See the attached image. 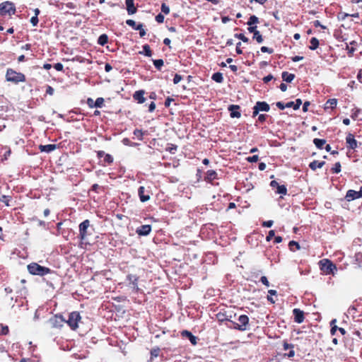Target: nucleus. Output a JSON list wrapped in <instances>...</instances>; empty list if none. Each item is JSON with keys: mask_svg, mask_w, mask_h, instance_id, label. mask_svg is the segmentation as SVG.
Listing matches in <instances>:
<instances>
[{"mask_svg": "<svg viewBox=\"0 0 362 362\" xmlns=\"http://www.w3.org/2000/svg\"><path fill=\"white\" fill-rule=\"evenodd\" d=\"M6 77L8 81H11L15 83H17L18 82H23L25 81V77L24 74L16 72V71L11 69H8L7 70Z\"/></svg>", "mask_w": 362, "mask_h": 362, "instance_id": "obj_4", "label": "nucleus"}, {"mask_svg": "<svg viewBox=\"0 0 362 362\" xmlns=\"http://www.w3.org/2000/svg\"><path fill=\"white\" fill-rule=\"evenodd\" d=\"M253 110V116H256L259 111L268 112L269 110V105L265 102H257Z\"/></svg>", "mask_w": 362, "mask_h": 362, "instance_id": "obj_9", "label": "nucleus"}, {"mask_svg": "<svg viewBox=\"0 0 362 362\" xmlns=\"http://www.w3.org/2000/svg\"><path fill=\"white\" fill-rule=\"evenodd\" d=\"M258 156L257 155H255V156H250V157H248L247 158V161L250 162V163H255L258 160Z\"/></svg>", "mask_w": 362, "mask_h": 362, "instance_id": "obj_42", "label": "nucleus"}, {"mask_svg": "<svg viewBox=\"0 0 362 362\" xmlns=\"http://www.w3.org/2000/svg\"><path fill=\"white\" fill-rule=\"evenodd\" d=\"M153 64L157 69H160L161 68V66L163 65V59L153 60Z\"/></svg>", "mask_w": 362, "mask_h": 362, "instance_id": "obj_38", "label": "nucleus"}, {"mask_svg": "<svg viewBox=\"0 0 362 362\" xmlns=\"http://www.w3.org/2000/svg\"><path fill=\"white\" fill-rule=\"evenodd\" d=\"M295 78V75L293 74H289L286 71L282 73V78L284 81L291 83Z\"/></svg>", "mask_w": 362, "mask_h": 362, "instance_id": "obj_22", "label": "nucleus"}, {"mask_svg": "<svg viewBox=\"0 0 362 362\" xmlns=\"http://www.w3.org/2000/svg\"><path fill=\"white\" fill-rule=\"evenodd\" d=\"M279 88L283 92H285L287 90V86L285 83H281Z\"/></svg>", "mask_w": 362, "mask_h": 362, "instance_id": "obj_64", "label": "nucleus"}, {"mask_svg": "<svg viewBox=\"0 0 362 362\" xmlns=\"http://www.w3.org/2000/svg\"><path fill=\"white\" fill-rule=\"evenodd\" d=\"M10 197L6 195H2L0 197V202L4 203L6 206H9Z\"/></svg>", "mask_w": 362, "mask_h": 362, "instance_id": "obj_37", "label": "nucleus"}, {"mask_svg": "<svg viewBox=\"0 0 362 362\" xmlns=\"http://www.w3.org/2000/svg\"><path fill=\"white\" fill-rule=\"evenodd\" d=\"M239 108L238 105H230L229 107V110L230 111V117H240V113L237 110Z\"/></svg>", "mask_w": 362, "mask_h": 362, "instance_id": "obj_19", "label": "nucleus"}, {"mask_svg": "<svg viewBox=\"0 0 362 362\" xmlns=\"http://www.w3.org/2000/svg\"><path fill=\"white\" fill-rule=\"evenodd\" d=\"M16 12V7L11 1H5L0 4V13L1 15L8 14L11 16Z\"/></svg>", "mask_w": 362, "mask_h": 362, "instance_id": "obj_5", "label": "nucleus"}, {"mask_svg": "<svg viewBox=\"0 0 362 362\" xmlns=\"http://www.w3.org/2000/svg\"><path fill=\"white\" fill-rule=\"evenodd\" d=\"M346 141L350 148L355 149L357 147V141L353 134H349L346 138Z\"/></svg>", "mask_w": 362, "mask_h": 362, "instance_id": "obj_11", "label": "nucleus"}, {"mask_svg": "<svg viewBox=\"0 0 362 362\" xmlns=\"http://www.w3.org/2000/svg\"><path fill=\"white\" fill-rule=\"evenodd\" d=\"M181 80H182V76L179 74H175L174 79H173V83L175 84H177Z\"/></svg>", "mask_w": 362, "mask_h": 362, "instance_id": "obj_47", "label": "nucleus"}, {"mask_svg": "<svg viewBox=\"0 0 362 362\" xmlns=\"http://www.w3.org/2000/svg\"><path fill=\"white\" fill-rule=\"evenodd\" d=\"M217 318L219 321L223 322V321H230L232 322V315L231 313H219L217 314Z\"/></svg>", "mask_w": 362, "mask_h": 362, "instance_id": "obj_15", "label": "nucleus"}, {"mask_svg": "<svg viewBox=\"0 0 362 362\" xmlns=\"http://www.w3.org/2000/svg\"><path fill=\"white\" fill-rule=\"evenodd\" d=\"M274 235H275L274 231V230H270L269 232V234H268L267 237V240L268 241L270 240L274 236Z\"/></svg>", "mask_w": 362, "mask_h": 362, "instance_id": "obj_57", "label": "nucleus"}, {"mask_svg": "<svg viewBox=\"0 0 362 362\" xmlns=\"http://www.w3.org/2000/svg\"><path fill=\"white\" fill-rule=\"evenodd\" d=\"M320 268L321 271L326 275L332 274L335 275V272L337 268L334 264H333L328 259H323L319 262Z\"/></svg>", "mask_w": 362, "mask_h": 362, "instance_id": "obj_1", "label": "nucleus"}, {"mask_svg": "<svg viewBox=\"0 0 362 362\" xmlns=\"http://www.w3.org/2000/svg\"><path fill=\"white\" fill-rule=\"evenodd\" d=\"M28 272L33 275L44 276L50 272L47 267L40 266L37 263H31L28 265Z\"/></svg>", "mask_w": 362, "mask_h": 362, "instance_id": "obj_2", "label": "nucleus"}, {"mask_svg": "<svg viewBox=\"0 0 362 362\" xmlns=\"http://www.w3.org/2000/svg\"><path fill=\"white\" fill-rule=\"evenodd\" d=\"M39 148L42 152L49 153L57 148V145H54V144L40 145L39 146Z\"/></svg>", "mask_w": 362, "mask_h": 362, "instance_id": "obj_16", "label": "nucleus"}, {"mask_svg": "<svg viewBox=\"0 0 362 362\" xmlns=\"http://www.w3.org/2000/svg\"><path fill=\"white\" fill-rule=\"evenodd\" d=\"M319 45V41L315 37H312L310 40V49L312 50L315 49Z\"/></svg>", "mask_w": 362, "mask_h": 362, "instance_id": "obj_27", "label": "nucleus"}, {"mask_svg": "<svg viewBox=\"0 0 362 362\" xmlns=\"http://www.w3.org/2000/svg\"><path fill=\"white\" fill-rule=\"evenodd\" d=\"M161 11L165 14H168L170 13V8L165 3H163L161 5Z\"/></svg>", "mask_w": 362, "mask_h": 362, "instance_id": "obj_40", "label": "nucleus"}, {"mask_svg": "<svg viewBox=\"0 0 362 362\" xmlns=\"http://www.w3.org/2000/svg\"><path fill=\"white\" fill-rule=\"evenodd\" d=\"M293 312L295 316V321L298 323H301L304 320L303 312L297 308L294 309Z\"/></svg>", "mask_w": 362, "mask_h": 362, "instance_id": "obj_13", "label": "nucleus"}, {"mask_svg": "<svg viewBox=\"0 0 362 362\" xmlns=\"http://www.w3.org/2000/svg\"><path fill=\"white\" fill-rule=\"evenodd\" d=\"M127 10L129 15H132L136 12V8L134 6V0H125Z\"/></svg>", "mask_w": 362, "mask_h": 362, "instance_id": "obj_12", "label": "nucleus"}, {"mask_svg": "<svg viewBox=\"0 0 362 362\" xmlns=\"http://www.w3.org/2000/svg\"><path fill=\"white\" fill-rule=\"evenodd\" d=\"M216 173L214 170H209L207 172V177L209 179H211V180L214 179L216 177Z\"/></svg>", "mask_w": 362, "mask_h": 362, "instance_id": "obj_41", "label": "nucleus"}, {"mask_svg": "<svg viewBox=\"0 0 362 362\" xmlns=\"http://www.w3.org/2000/svg\"><path fill=\"white\" fill-rule=\"evenodd\" d=\"M128 279L129 281V284L132 285V288L134 289L138 290L137 284H136L137 278L136 277V276L129 275Z\"/></svg>", "mask_w": 362, "mask_h": 362, "instance_id": "obj_24", "label": "nucleus"}, {"mask_svg": "<svg viewBox=\"0 0 362 362\" xmlns=\"http://www.w3.org/2000/svg\"><path fill=\"white\" fill-rule=\"evenodd\" d=\"M295 103V105L293 106V109L298 110L300 107V106L301 105L302 101L300 99H297L296 100V103Z\"/></svg>", "mask_w": 362, "mask_h": 362, "instance_id": "obj_49", "label": "nucleus"}, {"mask_svg": "<svg viewBox=\"0 0 362 362\" xmlns=\"http://www.w3.org/2000/svg\"><path fill=\"white\" fill-rule=\"evenodd\" d=\"M156 20L158 23H163L164 21V16L162 15L161 13H159L158 15L156 16Z\"/></svg>", "mask_w": 362, "mask_h": 362, "instance_id": "obj_46", "label": "nucleus"}, {"mask_svg": "<svg viewBox=\"0 0 362 362\" xmlns=\"http://www.w3.org/2000/svg\"><path fill=\"white\" fill-rule=\"evenodd\" d=\"M273 78V76L269 74L267 76H265L264 78H263V81L265 82V83H267L269 81H270Z\"/></svg>", "mask_w": 362, "mask_h": 362, "instance_id": "obj_58", "label": "nucleus"}, {"mask_svg": "<svg viewBox=\"0 0 362 362\" xmlns=\"http://www.w3.org/2000/svg\"><path fill=\"white\" fill-rule=\"evenodd\" d=\"M144 90H139V91L135 92L133 97L139 103H144L145 102V98L144 97Z\"/></svg>", "mask_w": 362, "mask_h": 362, "instance_id": "obj_18", "label": "nucleus"}, {"mask_svg": "<svg viewBox=\"0 0 362 362\" xmlns=\"http://www.w3.org/2000/svg\"><path fill=\"white\" fill-rule=\"evenodd\" d=\"M151 227L150 225H143L136 229V233L139 235H147L150 233Z\"/></svg>", "mask_w": 362, "mask_h": 362, "instance_id": "obj_10", "label": "nucleus"}, {"mask_svg": "<svg viewBox=\"0 0 362 362\" xmlns=\"http://www.w3.org/2000/svg\"><path fill=\"white\" fill-rule=\"evenodd\" d=\"M134 134L136 136H137V137H139V138H140V139H141V136H142L143 133H142V132H141V130H139V129H136V130H134Z\"/></svg>", "mask_w": 362, "mask_h": 362, "instance_id": "obj_53", "label": "nucleus"}, {"mask_svg": "<svg viewBox=\"0 0 362 362\" xmlns=\"http://www.w3.org/2000/svg\"><path fill=\"white\" fill-rule=\"evenodd\" d=\"M212 79L217 82V83H221L223 80L222 74L219 72H216L212 75Z\"/></svg>", "mask_w": 362, "mask_h": 362, "instance_id": "obj_25", "label": "nucleus"}, {"mask_svg": "<svg viewBox=\"0 0 362 362\" xmlns=\"http://www.w3.org/2000/svg\"><path fill=\"white\" fill-rule=\"evenodd\" d=\"M324 161L319 162L317 160H314L310 163L309 166L313 170H315L317 168H321L324 165Z\"/></svg>", "mask_w": 362, "mask_h": 362, "instance_id": "obj_23", "label": "nucleus"}, {"mask_svg": "<svg viewBox=\"0 0 362 362\" xmlns=\"http://www.w3.org/2000/svg\"><path fill=\"white\" fill-rule=\"evenodd\" d=\"M260 281L266 286H267V287L269 286V281L266 276H262L260 279Z\"/></svg>", "mask_w": 362, "mask_h": 362, "instance_id": "obj_44", "label": "nucleus"}, {"mask_svg": "<svg viewBox=\"0 0 362 362\" xmlns=\"http://www.w3.org/2000/svg\"><path fill=\"white\" fill-rule=\"evenodd\" d=\"M156 108V104L152 102L150 105H149V107H148V110L149 112H153Z\"/></svg>", "mask_w": 362, "mask_h": 362, "instance_id": "obj_63", "label": "nucleus"}, {"mask_svg": "<svg viewBox=\"0 0 362 362\" xmlns=\"http://www.w3.org/2000/svg\"><path fill=\"white\" fill-rule=\"evenodd\" d=\"M182 334L184 337H187L193 345L197 344V337L192 335L191 332L188 331H183Z\"/></svg>", "mask_w": 362, "mask_h": 362, "instance_id": "obj_20", "label": "nucleus"}, {"mask_svg": "<svg viewBox=\"0 0 362 362\" xmlns=\"http://www.w3.org/2000/svg\"><path fill=\"white\" fill-rule=\"evenodd\" d=\"M273 225L272 221H267L263 223V226L267 228H270Z\"/></svg>", "mask_w": 362, "mask_h": 362, "instance_id": "obj_56", "label": "nucleus"}, {"mask_svg": "<svg viewBox=\"0 0 362 362\" xmlns=\"http://www.w3.org/2000/svg\"><path fill=\"white\" fill-rule=\"evenodd\" d=\"M134 29L139 31V35L141 37H144L146 35V31L144 30L142 24L137 25Z\"/></svg>", "mask_w": 362, "mask_h": 362, "instance_id": "obj_31", "label": "nucleus"}, {"mask_svg": "<svg viewBox=\"0 0 362 362\" xmlns=\"http://www.w3.org/2000/svg\"><path fill=\"white\" fill-rule=\"evenodd\" d=\"M258 22H259V19L257 16H251L247 22V25H252L253 24L257 23Z\"/></svg>", "mask_w": 362, "mask_h": 362, "instance_id": "obj_33", "label": "nucleus"}, {"mask_svg": "<svg viewBox=\"0 0 362 362\" xmlns=\"http://www.w3.org/2000/svg\"><path fill=\"white\" fill-rule=\"evenodd\" d=\"M238 321L239 323L234 324V328L241 331L246 330L247 329V325L249 322L248 317L247 315H242L239 316Z\"/></svg>", "mask_w": 362, "mask_h": 362, "instance_id": "obj_7", "label": "nucleus"}, {"mask_svg": "<svg viewBox=\"0 0 362 362\" xmlns=\"http://www.w3.org/2000/svg\"><path fill=\"white\" fill-rule=\"evenodd\" d=\"M54 91V90L53 88H52L51 86H47V90H46L47 94L52 95H53Z\"/></svg>", "mask_w": 362, "mask_h": 362, "instance_id": "obj_54", "label": "nucleus"}, {"mask_svg": "<svg viewBox=\"0 0 362 362\" xmlns=\"http://www.w3.org/2000/svg\"><path fill=\"white\" fill-rule=\"evenodd\" d=\"M104 99L103 98H98L95 102L94 106L96 107H102L104 104Z\"/></svg>", "mask_w": 362, "mask_h": 362, "instance_id": "obj_34", "label": "nucleus"}, {"mask_svg": "<svg viewBox=\"0 0 362 362\" xmlns=\"http://www.w3.org/2000/svg\"><path fill=\"white\" fill-rule=\"evenodd\" d=\"M276 105L281 110H284L286 107V105H284L281 102H277Z\"/></svg>", "mask_w": 362, "mask_h": 362, "instance_id": "obj_59", "label": "nucleus"}, {"mask_svg": "<svg viewBox=\"0 0 362 362\" xmlns=\"http://www.w3.org/2000/svg\"><path fill=\"white\" fill-rule=\"evenodd\" d=\"M309 105H310V102L306 101V102L304 103L303 106V112H307L308 111V107Z\"/></svg>", "mask_w": 362, "mask_h": 362, "instance_id": "obj_60", "label": "nucleus"}, {"mask_svg": "<svg viewBox=\"0 0 362 362\" xmlns=\"http://www.w3.org/2000/svg\"><path fill=\"white\" fill-rule=\"evenodd\" d=\"M332 172L334 173H339L341 171V164L337 162L334 164V166L332 169Z\"/></svg>", "mask_w": 362, "mask_h": 362, "instance_id": "obj_39", "label": "nucleus"}, {"mask_svg": "<svg viewBox=\"0 0 362 362\" xmlns=\"http://www.w3.org/2000/svg\"><path fill=\"white\" fill-rule=\"evenodd\" d=\"M261 51L262 52H268L269 54H272L273 52V49H270V48H269L267 47H264V46L261 47Z\"/></svg>", "mask_w": 362, "mask_h": 362, "instance_id": "obj_50", "label": "nucleus"}, {"mask_svg": "<svg viewBox=\"0 0 362 362\" xmlns=\"http://www.w3.org/2000/svg\"><path fill=\"white\" fill-rule=\"evenodd\" d=\"M8 333V327L1 325V334L6 335Z\"/></svg>", "mask_w": 362, "mask_h": 362, "instance_id": "obj_51", "label": "nucleus"}, {"mask_svg": "<svg viewBox=\"0 0 362 362\" xmlns=\"http://www.w3.org/2000/svg\"><path fill=\"white\" fill-rule=\"evenodd\" d=\"M49 323L52 327H61L65 323V318L62 315H55L49 319Z\"/></svg>", "mask_w": 362, "mask_h": 362, "instance_id": "obj_8", "label": "nucleus"}, {"mask_svg": "<svg viewBox=\"0 0 362 362\" xmlns=\"http://www.w3.org/2000/svg\"><path fill=\"white\" fill-rule=\"evenodd\" d=\"M339 328L337 325H333L332 326V328H331V330H330V332H331V334L332 335H334L337 330H339Z\"/></svg>", "mask_w": 362, "mask_h": 362, "instance_id": "obj_55", "label": "nucleus"}, {"mask_svg": "<svg viewBox=\"0 0 362 362\" xmlns=\"http://www.w3.org/2000/svg\"><path fill=\"white\" fill-rule=\"evenodd\" d=\"M107 40H108L107 35L105 34H103L99 37V38L98 40V43L99 45L103 46L107 42Z\"/></svg>", "mask_w": 362, "mask_h": 362, "instance_id": "obj_26", "label": "nucleus"}, {"mask_svg": "<svg viewBox=\"0 0 362 362\" xmlns=\"http://www.w3.org/2000/svg\"><path fill=\"white\" fill-rule=\"evenodd\" d=\"M143 49H144L143 52H140V54H144L145 55H146L148 57L151 56V50L150 49V47L148 45H145L143 47Z\"/></svg>", "mask_w": 362, "mask_h": 362, "instance_id": "obj_29", "label": "nucleus"}, {"mask_svg": "<svg viewBox=\"0 0 362 362\" xmlns=\"http://www.w3.org/2000/svg\"><path fill=\"white\" fill-rule=\"evenodd\" d=\"M284 350H287L288 349H293V345L288 344V343H284Z\"/></svg>", "mask_w": 362, "mask_h": 362, "instance_id": "obj_61", "label": "nucleus"}, {"mask_svg": "<svg viewBox=\"0 0 362 362\" xmlns=\"http://www.w3.org/2000/svg\"><path fill=\"white\" fill-rule=\"evenodd\" d=\"M144 192H145V188L144 187H140L139 189L138 193H139L140 199L142 202H146V201L149 200V199H150L149 194H145Z\"/></svg>", "mask_w": 362, "mask_h": 362, "instance_id": "obj_17", "label": "nucleus"}, {"mask_svg": "<svg viewBox=\"0 0 362 362\" xmlns=\"http://www.w3.org/2000/svg\"><path fill=\"white\" fill-rule=\"evenodd\" d=\"M81 319L79 314L76 312L71 313L69 315V318L66 320L65 319V323H67L68 325L72 329H75L78 327V322Z\"/></svg>", "mask_w": 362, "mask_h": 362, "instance_id": "obj_6", "label": "nucleus"}, {"mask_svg": "<svg viewBox=\"0 0 362 362\" xmlns=\"http://www.w3.org/2000/svg\"><path fill=\"white\" fill-rule=\"evenodd\" d=\"M57 71H62L63 69V64L61 63H57L54 66Z\"/></svg>", "mask_w": 362, "mask_h": 362, "instance_id": "obj_52", "label": "nucleus"}, {"mask_svg": "<svg viewBox=\"0 0 362 362\" xmlns=\"http://www.w3.org/2000/svg\"><path fill=\"white\" fill-rule=\"evenodd\" d=\"M235 36L243 40L244 42H247L248 41V38L246 37L243 34H235Z\"/></svg>", "mask_w": 362, "mask_h": 362, "instance_id": "obj_43", "label": "nucleus"}, {"mask_svg": "<svg viewBox=\"0 0 362 362\" xmlns=\"http://www.w3.org/2000/svg\"><path fill=\"white\" fill-rule=\"evenodd\" d=\"M277 193L281 194H286L287 192L286 187L284 185H278L277 187Z\"/></svg>", "mask_w": 362, "mask_h": 362, "instance_id": "obj_32", "label": "nucleus"}, {"mask_svg": "<svg viewBox=\"0 0 362 362\" xmlns=\"http://www.w3.org/2000/svg\"><path fill=\"white\" fill-rule=\"evenodd\" d=\"M112 161H113V158L110 154H105L103 158V160H100V162H103V164L111 163Z\"/></svg>", "mask_w": 362, "mask_h": 362, "instance_id": "obj_30", "label": "nucleus"}, {"mask_svg": "<svg viewBox=\"0 0 362 362\" xmlns=\"http://www.w3.org/2000/svg\"><path fill=\"white\" fill-rule=\"evenodd\" d=\"M358 198H360V194L357 191L350 189L347 192L346 195V199L347 201L350 202Z\"/></svg>", "mask_w": 362, "mask_h": 362, "instance_id": "obj_14", "label": "nucleus"}, {"mask_svg": "<svg viewBox=\"0 0 362 362\" xmlns=\"http://www.w3.org/2000/svg\"><path fill=\"white\" fill-rule=\"evenodd\" d=\"M313 142L315 144V145L319 148H322V146L325 144V140L324 139H315L313 140Z\"/></svg>", "mask_w": 362, "mask_h": 362, "instance_id": "obj_28", "label": "nucleus"}, {"mask_svg": "<svg viewBox=\"0 0 362 362\" xmlns=\"http://www.w3.org/2000/svg\"><path fill=\"white\" fill-rule=\"evenodd\" d=\"M30 23L33 26H36L38 23V18L37 16H33L30 18Z\"/></svg>", "mask_w": 362, "mask_h": 362, "instance_id": "obj_45", "label": "nucleus"}, {"mask_svg": "<svg viewBox=\"0 0 362 362\" xmlns=\"http://www.w3.org/2000/svg\"><path fill=\"white\" fill-rule=\"evenodd\" d=\"M288 246L290 247V250H292V251H295L293 248V246L296 247V248L297 250H300V245L298 244V243L294 241V240H292V241H290L289 244H288Z\"/></svg>", "mask_w": 362, "mask_h": 362, "instance_id": "obj_35", "label": "nucleus"}, {"mask_svg": "<svg viewBox=\"0 0 362 362\" xmlns=\"http://www.w3.org/2000/svg\"><path fill=\"white\" fill-rule=\"evenodd\" d=\"M253 38L257 40V42L259 43H261L263 41L262 36L260 35V33L258 30L255 31Z\"/></svg>", "mask_w": 362, "mask_h": 362, "instance_id": "obj_36", "label": "nucleus"}, {"mask_svg": "<svg viewBox=\"0 0 362 362\" xmlns=\"http://www.w3.org/2000/svg\"><path fill=\"white\" fill-rule=\"evenodd\" d=\"M126 23L134 28L136 27V22L134 20L129 19L126 21Z\"/></svg>", "mask_w": 362, "mask_h": 362, "instance_id": "obj_48", "label": "nucleus"}, {"mask_svg": "<svg viewBox=\"0 0 362 362\" xmlns=\"http://www.w3.org/2000/svg\"><path fill=\"white\" fill-rule=\"evenodd\" d=\"M248 31L250 33H252L255 34V31H257V27L256 26L250 25V27L248 28Z\"/></svg>", "mask_w": 362, "mask_h": 362, "instance_id": "obj_62", "label": "nucleus"}, {"mask_svg": "<svg viewBox=\"0 0 362 362\" xmlns=\"http://www.w3.org/2000/svg\"><path fill=\"white\" fill-rule=\"evenodd\" d=\"M337 105V100L335 98L329 99L327 101L325 109L327 110L328 108L334 109Z\"/></svg>", "mask_w": 362, "mask_h": 362, "instance_id": "obj_21", "label": "nucleus"}, {"mask_svg": "<svg viewBox=\"0 0 362 362\" xmlns=\"http://www.w3.org/2000/svg\"><path fill=\"white\" fill-rule=\"evenodd\" d=\"M90 226L89 220H85L79 225V235L81 238L80 247L82 248H86L87 245L88 244L86 241V230Z\"/></svg>", "mask_w": 362, "mask_h": 362, "instance_id": "obj_3", "label": "nucleus"}]
</instances>
